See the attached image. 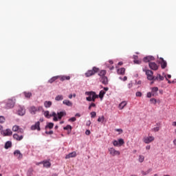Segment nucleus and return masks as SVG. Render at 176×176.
<instances>
[{
    "label": "nucleus",
    "mask_w": 176,
    "mask_h": 176,
    "mask_svg": "<svg viewBox=\"0 0 176 176\" xmlns=\"http://www.w3.org/2000/svg\"><path fill=\"white\" fill-rule=\"evenodd\" d=\"M4 148L5 149H9V148H12V142L8 141L6 142Z\"/></svg>",
    "instance_id": "obj_28"
},
{
    "label": "nucleus",
    "mask_w": 176,
    "mask_h": 176,
    "mask_svg": "<svg viewBox=\"0 0 176 176\" xmlns=\"http://www.w3.org/2000/svg\"><path fill=\"white\" fill-rule=\"evenodd\" d=\"M52 116L54 118V122H58V118H57V114L56 113V112H52V114H50V118H52Z\"/></svg>",
    "instance_id": "obj_20"
},
{
    "label": "nucleus",
    "mask_w": 176,
    "mask_h": 176,
    "mask_svg": "<svg viewBox=\"0 0 176 176\" xmlns=\"http://www.w3.org/2000/svg\"><path fill=\"white\" fill-rule=\"evenodd\" d=\"M155 60V57L152 56H146L143 58V61L144 63H149V61H153Z\"/></svg>",
    "instance_id": "obj_12"
},
{
    "label": "nucleus",
    "mask_w": 176,
    "mask_h": 176,
    "mask_svg": "<svg viewBox=\"0 0 176 176\" xmlns=\"http://www.w3.org/2000/svg\"><path fill=\"white\" fill-rule=\"evenodd\" d=\"M165 78H166V80H168V79H171V75L167 74L166 76H165Z\"/></svg>",
    "instance_id": "obj_51"
},
{
    "label": "nucleus",
    "mask_w": 176,
    "mask_h": 176,
    "mask_svg": "<svg viewBox=\"0 0 176 176\" xmlns=\"http://www.w3.org/2000/svg\"><path fill=\"white\" fill-rule=\"evenodd\" d=\"M45 133L46 134H49L50 135H51L52 134H53V131H46Z\"/></svg>",
    "instance_id": "obj_54"
},
{
    "label": "nucleus",
    "mask_w": 176,
    "mask_h": 176,
    "mask_svg": "<svg viewBox=\"0 0 176 176\" xmlns=\"http://www.w3.org/2000/svg\"><path fill=\"white\" fill-rule=\"evenodd\" d=\"M104 91H108V90H109V88H108V87H104Z\"/></svg>",
    "instance_id": "obj_63"
},
{
    "label": "nucleus",
    "mask_w": 176,
    "mask_h": 176,
    "mask_svg": "<svg viewBox=\"0 0 176 176\" xmlns=\"http://www.w3.org/2000/svg\"><path fill=\"white\" fill-rule=\"evenodd\" d=\"M157 79H159V76H157L156 77L154 76V79L152 80H157Z\"/></svg>",
    "instance_id": "obj_59"
},
{
    "label": "nucleus",
    "mask_w": 176,
    "mask_h": 176,
    "mask_svg": "<svg viewBox=\"0 0 176 176\" xmlns=\"http://www.w3.org/2000/svg\"><path fill=\"white\" fill-rule=\"evenodd\" d=\"M152 96H153V95H152V92L147 93V98H151V97H152Z\"/></svg>",
    "instance_id": "obj_52"
},
{
    "label": "nucleus",
    "mask_w": 176,
    "mask_h": 176,
    "mask_svg": "<svg viewBox=\"0 0 176 176\" xmlns=\"http://www.w3.org/2000/svg\"><path fill=\"white\" fill-rule=\"evenodd\" d=\"M160 64L162 69H164L167 67V62L163 58H160Z\"/></svg>",
    "instance_id": "obj_11"
},
{
    "label": "nucleus",
    "mask_w": 176,
    "mask_h": 176,
    "mask_svg": "<svg viewBox=\"0 0 176 176\" xmlns=\"http://www.w3.org/2000/svg\"><path fill=\"white\" fill-rule=\"evenodd\" d=\"M23 94L25 98H30L32 96V94L31 92H24Z\"/></svg>",
    "instance_id": "obj_33"
},
{
    "label": "nucleus",
    "mask_w": 176,
    "mask_h": 176,
    "mask_svg": "<svg viewBox=\"0 0 176 176\" xmlns=\"http://www.w3.org/2000/svg\"><path fill=\"white\" fill-rule=\"evenodd\" d=\"M38 111H42V107H36L35 106H32L30 108V111L33 113V115H35Z\"/></svg>",
    "instance_id": "obj_6"
},
{
    "label": "nucleus",
    "mask_w": 176,
    "mask_h": 176,
    "mask_svg": "<svg viewBox=\"0 0 176 176\" xmlns=\"http://www.w3.org/2000/svg\"><path fill=\"white\" fill-rule=\"evenodd\" d=\"M100 82L102 83V85H108V77L107 76L101 77Z\"/></svg>",
    "instance_id": "obj_17"
},
{
    "label": "nucleus",
    "mask_w": 176,
    "mask_h": 176,
    "mask_svg": "<svg viewBox=\"0 0 176 176\" xmlns=\"http://www.w3.org/2000/svg\"><path fill=\"white\" fill-rule=\"evenodd\" d=\"M91 124V122L90 120L87 122V124H86L87 126H90Z\"/></svg>",
    "instance_id": "obj_57"
},
{
    "label": "nucleus",
    "mask_w": 176,
    "mask_h": 176,
    "mask_svg": "<svg viewBox=\"0 0 176 176\" xmlns=\"http://www.w3.org/2000/svg\"><path fill=\"white\" fill-rule=\"evenodd\" d=\"M91 108H96V104L92 102L89 106V109H91Z\"/></svg>",
    "instance_id": "obj_45"
},
{
    "label": "nucleus",
    "mask_w": 176,
    "mask_h": 176,
    "mask_svg": "<svg viewBox=\"0 0 176 176\" xmlns=\"http://www.w3.org/2000/svg\"><path fill=\"white\" fill-rule=\"evenodd\" d=\"M159 130H160V128L159 126H156V127L153 128L154 131H159Z\"/></svg>",
    "instance_id": "obj_53"
},
{
    "label": "nucleus",
    "mask_w": 176,
    "mask_h": 176,
    "mask_svg": "<svg viewBox=\"0 0 176 176\" xmlns=\"http://www.w3.org/2000/svg\"><path fill=\"white\" fill-rule=\"evenodd\" d=\"M143 71L145 72L148 80H153V79H155V76H153V72H152V70L144 69Z\"/></svg>",
    "instance_id": "obj_3"
},
{
    "label": "nucleus",
    "mask_w": 176,
    "mask_h": 176,
    "mask_svg": "<svg viewBox=\"0 0 176 176\" xmlns=\"http://www.w3.org/2000/svg\"><path fill=\"white\" fill-rule=\"evenodd\" d=\"M151 171H152V169H151V168L147 170L146 171L142 170V175H148V174H149V173H151Z\"/></svg>",
    "instance_id": "obj_35"
},
{
    "label": "nucleus",
    "mask_w": 176,
    "mask_h": 176,
    "mask_svg": "<svg viewBox=\"0 0 176 176\" xmlns=\"http://www.w3.org/2000/svg\"><path fill=\"white\" fill-rule=\"evenodd\" d=\"M124 144V140L123 139L118 140V145H120V146H122V145H123Z\"/></svg>",
    "instance_id": "obj_39"
},
{
    "label": "nucleus",
    "mask_w": 176,
    "mask_h": 176,
    "mask_svg": "<svg viewBox=\"0 0 176 176\" xmlns=\"http://www.w3.org/2000/svg\"><path fill=\"white\" fill-rule=\"evenodd\" d=\"M14 104H16L15 100L8 99L6 104V109H11V108L14 107Z\"/></svg>",
    "instance_id": "obj_4"
},
{
    "label": "nucleus",
    "mask_w": 176,
    "mask_h": 176,
    "mask_svg": "<svg viewBox=\"0 0 176 176\" xmlns=\"http://www.w3.org/2000/svg\"><path fill=\"white\" fill-rule=\"evenodd\" d=\"M59 78H60L62 82H64V80H69V79H71V76H59Z\"/></svg>",
    "instance_id": "obj_22"
},
{
    "label": "nucleus",
    "mask_w": 176,
    "mask_h": 176,
    "mask_svg": "<svg viewBox=\"0 0 176 176\" xmlns=\"http://www.w3.org/2000/svg\"><path fill=\"white\" fill-rule=\"evenodd\" d=\"M54 126V124L53 122H50L47 124V126H45V129H53V127Z\"/></svg>",
    "instance_id": "obj_34"
},
{
    "label": "nucleus",
    "mask_w": 176,
    "mask_h": 176,
    "mask_svg": "<svg viewBox=\"0 0 176 176\" xmlns=\"http://www.w3.org/2000/svg\"><path fill=\"white\" fill-rule=\"evenodd\" d=\"M41 122H37L35 123L34 125H32L31 126L32 130H38V131H41Z\"/></svg>",
    "instance_id": "obj_10"
},
{
    "label": "nucleus",
    "mask_w": 176,
    "mask_h": 176,
    "mask_svg": "<svg viewBox=\"0 0 176 176\" xmlns=\"http://www.w3.org/2000/svg\"><path fill=\"white\" fill-rule=\"evenodd\" d=\"M98 75H99V76H100V78H104V76H105V75H107V71L101 70L99 72Z\"/></svg>",
    "instance_id": "obj_30"
},
{
    "label": "nucleus",
    "mask_w": 176,
    "mask_h": 176,
    "mask_svg": "<svg viewBox=\"0 0 176 176\" xmlns=\"http://www.w3.org/2000/svg\"><path fill=\"white\" fill-rule=\"evenodd\" d=\"M145 157L143 155H139L138 161L140 163H143Z\"/></svg>",
    "instance_id": "obj_36"
},
{
    "label": "nucleus",
    "mask_w": 176,
    "mask_h": 176,
    "mask_svg": "<svg viewBox=\"0 0 176 176\" xmlns=\"http://www.w3.org/2000/svg\"><path fill=\"white\" fill-rule=\"evenodd\" d=\"M58 115V119H62L63 116H65L67 115V113L65 111H60L57 113Z\"/></svg>",
    "instance_id": "obj_21"
},
{
    "label": "nucleus",
    "mask_w": 176,
    "mask_h": 176,
    "mask_svg": "<svg viewBox=\"0 0 176 176\" xmlns=\"http://www.w3.org/2000/svg\"><path fill=\"white\" fill-rule=\"evenodd\" d=\"M127 105V102L123 101L119 104V109H123Z\"/></svg>",
    "instance_id": "obj_26"
},
{
    "label": "nucleus",
    "mask_w": 176,
    "mask_h": 176,
    "mask_svg": "<svg viewBox=\"0 0 176 176\" xmlns=\"http://www.w3.org/2000/svg\"><path fill=\"white\" fill-rule=\"evenodd\" d=\"M56 101H63L64 100V97L62 95H58L55 98Z\"/></svg>",
    "instance_id": "obj_32"
},
{
    "label": "nucleus",
    "mask_w": 176,
    "mask_h": 176,
    "mask_svg": "<svg viewBox=\"0 0 176 176\" xmlns=\"http://www.w3.org/2000/svg\"><path fill=\"white\" fill-rule=\"evenodd\" d=\"M133 63L135 64H141V60H138V59H136V60H133Z\"/></svg>",
    "instance_id": "obj_48"
},
{
    "label": "nucleus",
    "mask_w": 176,
    "mask_h": 176,
    "mask_svg": "<svg viewBox=\"0 0 176 176\" xmlns=\"http://www.w3.org/2000/svg\"><path fill=\"white\" fill-rule=\"evenodd\" d=\"M157 91H159V88H157V87H154L152 88L151 93H152L153 97L157 96Z\"/></svg>",
    "instance_id": "obj_15"
},
{
    "label": "nucleus",
    "mask_w": 176,
    "mask_h": 176,
    "mask_svg": "<svg viewBox=\"0 0 176 176\" xmlns=\"http://www.w3.org/2000/svg\"><path fill=\"white\" fill-rule=\"evenodd\" d=\"M76 118L75 117H72L69 119V122H76Z\"/></svg>",
    "instance_id": "obj_47"
},
{
    "label": "nucleus",
    "mask_w": 176,
    "mask_h": 176,
    "mask_svg": "<svg viewBox=\"0 0 176 176\" xmlns=\"http://www.w3.org/2000/svg\"><path fill=\"white\" fill-rule=\"evenodd\" d=\"M85 134H86V135H90V131L89 130H87L85 131Z\"/></svg>",
    "instance_id": "obj_55"
},
{
    "label": "nucleus",
    "mask_w": 176,
    "mask_h": 176,
    "mask_svg": "<svg viewBox=\"0 0 176 176\" xmlns=\"http://www.w3.org/2000/svg\"><path fill=\"white\" fill-rule=\"evenodd\" d=\"M133 60H138V56L134 55L133 56Z\"/></svg>",
    "instance_id": "obj_58"
},
{
    "label": "nucleus",
    "mask_w": 176,
    "mask_h": 176,
    "mask_svg": "<svg viewBox=\"0 0 176 176\" xmlns=\"http://www.w3.org/2000/svg\"><path fill=\"white\" fill-rule=\"evenodd\" d=\"M5 117L3 116H0V123H5Z\"/></svg>",
    "instance_id": "obj_43"
},
{
    "label": "nucleus",
    "mask_w": 176,
    "mask_h": 176,
    "mask_svg": "<svg viewBox=\"0 0 176 176\" xmlns=\"http://www.w3.org/2000/svg\"><path fill=\"white\" fill-rule=\"evenodd\" d=\"M142 96V93L141 91L136 92V97H141Z\"/></svg>",
    "instance_id": "obj_50"
},
{
    "label": "nucleus",
    "mask_w": 176,
    "mask_h": 176,
    "mask_svg": "<svg viewBox=\"0 0 176 176\" xmlns=\"http://www.w3.org/2000/svg\"><path fill=\"white\" fill-rule=\"evenodd\" d=\"M109 152L111 156H120V151H116L113 147L109 148Z\"/></svg>",
    "instance_id": "obj_5"
},
{
    "label": "nucleus",
    "mask_w": 176,
    "mask_h": 176,
    "mask_svg": "<svg viewBox=\"0 0 176 176\" xmlns=\"http://www.w3.org/2000/svg\"><path fill=\"white\" fill-rule=\"evenodd\" d=\"M65 130H68L67 134H71V132L72 131V126L71 125H67L63 128Z\"/></svg>",
    "instance_id": "obj_24"
},
{
    "label": "nucleus",
    "mask_w": 176,
    "mask_h": 176,
    "mask_svg": "<svg viewBox=\"0 0 176 176\" xmlns=\"http://www.w3.org/2000/svg\"><path fill=\"white\" fill-rule=\"evenodd\" d=\"M14 140H16V141H21L24 137L23 135H19L17 133H14L13 135Z\"/></svg>",
    "instance_id": "obj_13"
},
{
    "label": "nucleus",
    "mask_w": 176,
    "mask_h": 176,
    "mask_svg": "<svg viewBox=\"0 0 176 176\" xmlns=\"http://www.w3.org/2000/svg\"><path fill=\"white\" fill-rule=\"evenodd\" d=\"M20 127L17 125H15L12 127V131H19Z\"/></svg>",
    "instance_id": "obj_38"
},
{
    "label": "nucleus",
    "mask_w": 176,
    "mask_h": 176,
    "mask_svg": "<svg viewBox=\"0 0 176 176\" xmlns=\"http://www.w3.org/2000/svg\"><path fill=\"white\" fill-rule=\"evenodd\" d=\"M157 76L160 80H164V77H163L162 75L157 74Z\"/></svg>",
    "instance_id": "obj_49"
},
{
    "label": "nucleus",
    "mask_w": 176,
    "mask_h": 176,
    "mask_svg": "<svg viewBox=\"0 0 176 176\" xmlns=\"http://www.w3.org/2000/svg\"><path fill=\"white\" fill-rule=\"evenodd\" d=\"M14 156H18L19 159H21V157H23V154L19 150H16L14 152Z\"/></svg>",
    "instance_id": "obj_19"
},
{
    "label": "nucleus",
    "mask_w": 176,
    "mask_h": 176,
    "mask_svg": "<svg viewBox=\"0 0 176 176\" xmlns=\"http://www.w3.org/2000/svg\"><path fill=\"white\" fill-rule=\"evenodd\" d=\"M113 144L114 146H118V145H119V142H118V140H113Z\"/></svg>",
    "instance_id": "obj_46"
},
{
    "label": "nucleus",
    "mask_w": 176,
    "mask_h": 176,
    "mask_svg": "<svg viewBox=\"0 0 176 176\" xmlns=\"http://www.w3.org/2000/svg\"><path fill=\"white\" fill-rule=\"evenodd\" d=\"M40 164H43V166L46 167V168H49V167L52 166V164H50V162L49 161H43L40 162Z\"/></svg>",
    "instance_id": "obj_14"
},
{
    "label": "nucleus",
    "mask_w": 176,
    "mask_h": 176,
    "mask_svg": "<svg viewBox=\"0 0 176 176\" xmlns=\"http://www.w3.org/2000/svg\"><path fill=\"white\" fill-rule=\"evenodd\" d=\"M85 96H88V97L86 98L87 101L89 102H96V99L98 98V95L96 94L95 91H86Z\"/></svg>",
    "instance_id": "obj_1"
},
{
    "label": "nucleus",
    "mask_w": 176,
    "mask_h": 176,
    "mask_svg": "<svg viewBox=\"0 0 176 176\" xmlns=\"http://www.w3.org/2000/svg\"><path fill=\"white\" fill-rule=\"evenodd\" d=\"M52 101H45L44 102V106L45 108H50V107H52Z\"/></svg>",
    "instance_id": "obj_29"
},
{
    "label": "nucleus",
    "mask_w": 176,
    "mask_h": 176,
    "mask_svg": "<svg viewBox=\"0 0 176 176\" xmlns=\"http://www.w3.org/2000/svg\"><path fill=\"white\" fill-rule=\"evenodd\" d=\"M150 102H151V104H155L156 102H157V100L155 98H151V99H150Z\"/></svg>",
    "instance_id": "obj_42"
},
{
    "label": "nucleus",
    "mask_w": 176,
    "mask_h": 176,
    "mask_svg": "<svg viewBox=\"0 0 176 176\" xmlns=\"http://www.w3.org/2000/svg\"><path fill=\"white\" fill-rule=\"evenodd\" d=\"M63 104L67 105V107H72V103L69 100H65L63 101Z\"/></svg>",
    "instance_id": "obj_25"
},
{
    "label": "nucleus",
    "mask_w": 176,
    "mask_h": 176,
    "mask_svg": "<svg viewBox=\"0 0 176 176\" xmlns=\"http://www.w3.org/2000/svg\"><path fill=\"white\" fill-rule=\"evenodd\" d=\"M105 94H106L105 91L101 90L99 93V95L98 96L99 98H100V100H102V98H104V96H105Z\"/></svg>",
    "instance_id": "obj_27"
},
{
    "label": "nucleus",
    "mask_w": 176,
    "mask_h": 176,
    "mask_svg": "<svg viewBox=\"0 0 176 176\" xmlns=\"http://www.w3.org/2000/svg\"><path fill=\"white\" fill-rule=\"evenodd\" d=\"M96 116H97V113L95 111L91 112V118H96Z\"/></svg>",
    "instance_id": "obj_44"
},
{
    "label": "nucleus",
    "mask_w": 176,
    "mask_h": 176,
    "mask_svg": "<svg viewBox=\"0 0 176 176\" xmlns=\"http://www.w3.org/2000/svg\"><path fill=\"white\" fill-rule=\"evenodd\" d=\"M3 134L4 136H7V135H12V134H13V133L12 132V130L10 129H6V131H3Z\"/></svg>",
    "instance_id": "obj_18"
},
{
    "label": "nucleus",
    "mask_w": 176,
    "mask_h": 176,
    "mask_svg": "<svg viewBox=\"0 0 176 176\" xmlns=\"http://www.w3.org/2000/svg\"><path fill=\"white\" fill-rule=\"evenodd\" d=\"M118 75H124V72H126V69L124 67H122L120 69H118L117 71Z\"/></svg>",
    "instance_id": "obj_23"
},
{
    "label": "nucleus",
    "mask_w": 176,
    "mask_h": 176,
    "mask_svg": "<svg viewBox=\"0 0 176 176\" xmlns=\"http://www.w3.org/2000/svg\"><path fill=\"white\" fill-rule=\"evenodd\" d=\"M128 87H129V89H131L133 87V83H129L128 85Z\"/></svg>",
    "instance_id": "obj_56"
},
{
    "label": "nucleus",
    "mask_w": 176,
    "mask_h": 176,
    "mask_svg": "<svg viewBox=\"0 0 176 176\" xmlns=\"http://www.w3.org/2000/svg\"><path fill=\"white\" fill-rule=\"evenodd\" d=\"M122 80H124V82H126V80H127V76H124Z\"/></svg>",
    "instance_id": "obj_62"
},
{
    "label": "nucleus",
    "mask_w": 176,
    "mask_h": 176,
    "mask_svg": "<svg viewBox=\"0 0 176 176\" xmlns=\"http://www.w3.org/2000/svg\"><path fill=\"white\" fill-rule=\"evenodd\" d=\"M70 157H76V152L73 151L65 156V159H70Z\"/></svg>",
    "instance_id": "obj_16"
},
{
    "label": "nucleus",
    "mask_w": 176,
    "mask_h": 176,
    "mask_svg": "<svg viewBox=\"0 0 176 176\" xmlns=\"http://www.w3.org/2000/svg\"><path fill=\"white\" fill-rule=\"evenodd\" d=\"M104 120H105V117H104V116H102V117H99L98 118V122H104Z\"/></svg>",
    "instance_id": "obj_37"
},
{
    "label": "nucleus",
    "mask_w": 176,
    "mask_h": 176,
    "mask_svg": "<svg viewBox=\"0 0 176 176\" xmlns=\"http://www.w3.org/2000/svg\"><path fill=\"white\" fill-rule=\"evenodd\" d=\"M58 78H60V76H54L52 78H50L49 80V83H53V82H55V80H57V79H58Z\"/></svg>",
    "instance_id": "obj_31"
},
{
    "label": "nucleus",
    "mask_w": 176,
    "mask_h": 176,
    "mask_svg": "<svg viewBox=\"0 0 176 176\" xmlns=\"http://www.w3.org/2000/svg\"><path fill=\"white\" fill-rule=\"evenodd\" d=\"M17 112L19 116H24V115H25V109L21 106H19Z\"/></svg>",
    "instance_id": "obj_9"
},
{
    "label": "nucleus",
    "mask_w": 176,
    "mask_h": 176,
    "mask_svg": "<svg viewBox=\"0 0 176 176\" xmlns=\"http://www.w3.org/2000/svg\"><path fill=\"white\" fill-rule=\"evenodd\" d=\"M146 149L147 151H149V149H151V146H146Z\"/></svg>",
    "instance_id": "obj_61"
},
{
    "label": "nucleus",
    "mask_w": 176,
    "mask_h": 176,
    "mask_svg": "<svg viewBox=\"0 0 176 176\" xmlns=\"http://www.w3.org/2000/svg\"><path fill=\"white\" fill-rule=\"evenodd\" d=\"M98 71H100V69H98V67H94L92 68V69L88 70L85 73V76L87 78H90V76H93V75H96V74H97V72H98Z\"/></svg>",
    "instance_id": "obj_2"
},
{
    "label": "nucleus",
    "mask_w": 176,
    "mask_h": 176,
    "mask_svg": "<svg viewBox=\"0 0 176 176\" xmlns=\"http://www.w3.org/2000/svg\"><path fill=\"white\" fill-rule=\"evenodd\" d=\"M116 131H119L120 133H123L122 129H116Z\"/></svg>",
    "instance_id": "obj_60"
},
{
    "label": "nucleus",
    "mask_w": 176,
    "mask_h": 176,
    "mask_svg": "<svg viewBox=\"0 0 176 176\" xmlns=\"http://www.w3.org/2000/svg\"><path fill=\"white\" fill-rule=\"evenodd\" d=\"M32 173H34V169L30 168L28 170V176H32Z\"/></svg>",
    "instance_id": "obj_41"
},
{
    "label": "nucleus",
    "mask_w": 176,
    "mask_h": 176,
    "mask_svg": "<svg viewBox=\"0 0 176 176\" xmlns=\"http://www.w3.org/2000/svg\"><path fill=\"white\" fill-rule=\"evenodd\" d=\"M172 126H176V122H173V124H172Z\"/></svg>",
    "instance_id": "obj_64"
},
{
    "label": "nucleus",
    "mask_w": 176,
    "mask_h": 176,
    "mask_svg": "<svg viewBox=\"0 0 176 176\" xmlns=\"http://www.w3.org/2000/svg\"><path fill=\"white\" fill-rule=\"evenodd\" d=\"M153 141H155V137L153 136H148L143 138V142L145 144H151V142H153Z\"/></svg>",
    "instance_id": "obj_8"
},
{
    "label": "nucleus",
    "mask_w": 176,
    "mask_h": 176,
    "mask_svg": "<svg viewBox=\"0 0 176 176\" xmlns=\"http://www.w3.org/2000/svg\"><path fill=\"white\" fill-rule=\"evenodd\" d=\"M44 115L45 118H47L48 119L50 118V113L49 111H45Z\"/></svg>",
    "instance_id": "obj_40"
},
{
    "label": "nucleus",
    "mask_w": 176,
    "mask_h": 176,
    "mask_svg": "<svg viewBox=\"0 0 176 176\" xmlns=\"http://www.w3.org/2000/svg\"><path fill=\"white\" fill-rule=\"evenodd\" d=\"M148 67L151 69H153V71H157L159 69V65L154 62H150L148 63Z\"/></svg>",
    "instance_id": "obj_7"
}]
</instances>
